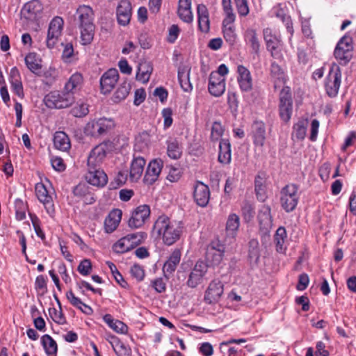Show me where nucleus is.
Wrapping results in <instances>:
<instances>
[{"mask_svg": "<svg viewBox=\"0 0 356 356\" xmlns=\"http://www.w3.org/2000/svg\"><path fill=\"white\" fill-rule=\"evenodd\" d=\"M24 60L26 67L33 73H35L42 67L40 60L38 58L36 53L31 52L28 54Z\"/></svg>", "mask_w": 356, "mask_h": 356, "instance_id": "nucleus-46", "label": "nucleus"}, {"mask_svg": "<svg viewBox=\"0 0 356 356\" xmlns=\"http://www.w3.org/2000/svg\"><path fill=\"white\" fill-rule=\"evenodd\" d=\"M263 35L266 48L270 52L271 56L277 60H282L283 55L280 49L282 41L280 35L275 34L270 28L264 29Z\"/></svg>", "mask_w": 356, "mask_h": 356, "instance_id": "nucleus-7", "label": "nucleus"}, {"mask_svg": "<svg viewBox=\"0 0 356 356\" xmlns=\"http://www.w3.org/2000/svg\"><path fill=\"white\" fill-rule=\"evenodd\" d=\"M103 319L108 325L118 333L124 334L127 331V326L121 321L114 319L111 314H106Z\"/></svg>", "mask_w": 356, "mask_h": 356, "instance_id": "nucleus-44", "label": "nucleus"}, {"mask_svg": "<svg viewBox=\"0 0 356 356\" xmlns=\"http://www.w3.org/2000/svg\"><path fill=\"white\" fill-rule=\"evenodd\" d=\"M273 12L275 15L280 19L282 22L285 24L287 31L293 35V28L291 19L289 15H286L284 9L282 7L281 4H278L273 8Z\"/></svg>", "mask_w": 356, "mask_h": 356, "instance_id": "nucleus-40", "label": "nucleus"}, {"mask_svg": "<svg viewBox=\"0 0 356 356\" xmlns=\"http://www.w3.org/2000/svg\"><path fill=\"white\" fill-rule=\"evenodd\" d=\"M122 211L114 209L108 213L104 220V228L107 233H111L118 227L122 219Z\"/></svg>", "mask_w": 356, "mask_h": 356, "instance_id": "nucleus-29", "label": "nucleus"}, {"mask_svg": "<svg viewBox=\"0 0 356 356\" xmlns=\"http://www.w3.org/2000/svg\"><path fill=\"white\" fill-rule=\"evenodd\" d=\"M193 199L196 204L205 207L210 200V190L207 185L197 181L193 187Z\"/></svg>", "mask_w": 356, "mask_h": 356, "instance_id": "nucleus-17", "label": "nucleus"}, {"mask_svg": "<svg viewBox=\"0 0 356 356\" xmlns=\"http://www.w3.org/2000/svg\"><path fill=\"white\" fill-rule=\"evenodd\" d=\"M245 43L250 46L252 53L259 54L260 42L256 31L253 29H248L244 33Z\"/></svg>", "mask_w": 356, "mask_h": 356, "instance_id": "nucleus-34", "label": "nucleus"}, {"mask_svg": "<svg viewBox=\"0 0 356 356\" xmlns=\"http://www.w3.org/2000/svg\"><path fill=\"white\" fill-rule=\"evenodd\" d=\"M30 218L34 228L35 232L38 237H39L43 242L46 240L45 234L40 227V220L38 216L33 213H29Z\"/></svg>", "mask_w": 356, "mask_h": 356, "instance_id": "nucleus-53", "label": "nucleus"}, {"mask_svg": "<svg viewBox=\"0 0 356 356\" xmlns=\"http://www.w3.org/2000/svg\"><path fill=\"white\" fill-rule=\"evenodd\" d=\"M71 112L74 116L82 118L88 113V106L86 104L83 102L77 103V104L73 107Z\"/></svg>", "mask_w": 356, "mask_h": 356, "instance_id": "nucleus-59", "label": "nucleus"}, {"mask_svg": "<svg viewBox=\"0 0 356 356\" xmlns=\"http://www.w3.org/2000/svg\"><path fill=\"white\" fill-rule=\"evenodd\" d=\"M232 159L231 144L228 139H221L219 143L218 160L224 165L229 164Z\"/></svg>", "mask_w": 356, "mask_h": 356, "instance_id": "nucleus-32", "label": "nucleus"}, {"mask_svg": "<svg viewBox=\"0 0 356 356\" xmlns=\"http://www.w3.org/2000/svg\"><path fill=\"white\" fill-rule=\"evenodd\" d=\"M225 252V248L222 245L218 244L217 246L210 245L206 252V264L209 266H218L222 261Z\"/></svg>", "mask_w": 356, "mask_h": 356, "instance_id": "nucleus-16", "label": "nucleus"}, {"mask_svg": "<svg viewBox=\"0 0 356 356\" xmlns=\"http://www.w3.org/2000/svg\"><path fill=\"white\" fill-rule=\"evenodd\" d=\"M132 15L131 4L129 0H121L117 8V19L119 24L127 25Z\"/></svg>", "mask_w": 356, "mask_h": 356, "instance_id": "nucleus-23", "label": "nucleus"}, {"mask_svg": "<svg viewBox=\"0 0 356 356\" xmlns=\"http://www.w3.org/2000/svg\"><path fill=\"white\" fill-rule=\"evenodd\" d=\"M167 154L175 160L181 158L182 155V146L176 138H169L166 141Z\"/></svg>", "mask_w": 356, "mask_h": 356, "instance_id": "nucleus-35", "label": "nucleus"}, {"mask_svg": "<svg viewBox=\"0 0 356 356\" xmlns=\"http://www.w3.org/2000/svg\"><path fill=\"white\" fill-rule=\"evenodd\" d=\"M181 257V252L179 249H175L163 266V273L164 277L167 279L173 275L176 270Z\"/></svg>", "mask_w": 356, "mask_h": 356, "instance_id": "nucleus-21", "label": "nucleus"}, {"mask_svg": "<svg viewBox=\"0 0 356 356\" xmlns=\"http://www.w3.org/2000/svg\"><path fill=\"white\" fill-rule=\"evenodd\" d=\"M115 124L113 119L100 118L90 120L84 127V133L93 138H99L111 132Z\"/></svg>", "mask_w": 356, "mask_h": 356, "instance_id": "nucleus-3", "label": "nucleus"}, {"mask_svg": "<svg viewBox=\"0 0 356 356\" xmlns=\"http://www.w3.org/2000/svg\"><path fill=\"white\" fill-rule=\"evenodd\" d=\"M242 216L245 221L251 220L254 215V209L252 204L248 202H244L241 207Z\"/></svg>", "mask_w": 356, "mask_h": 356, "instance_id": "nucleus-56", "label": "nucleus"}, {"mask_svg": "<svg viewBox=\"0 0 356 356\" xmlns=\"http://www.w3.org/2000/svg\"><path fill=\"white\" fill-rule=\"evenodd\" d=\"M198 19V28L203 33H208L210 30L209 15L207 6L199 4L197 7Z\"/></svg>", "mask_w": 356, "mask_h": 356, "instance_id": "nucleus-30", "label": "nucleus"}, {"mask_svg": "<svg viewBox=\"0 0 356 356\" xmlns=\"http://www.w3.org/2000/svg\"><path fill=\"white\" fill-rule=\"evenodd\" d=\"M35 195L38 200L42 203L47 213L53 217L55 213V207L52 196L49 194L43 183H37L35 186Z\"/></svg>", "mask_w": 356, "mask_h": 356, "instance_id": "nucleus-9", "label": "nucleus"}, {"mask_svg": "<svg viewBox=\"0 0 356 356\" xmlns=\"http://www.w3.org/2000/svg\"><path fill=\"white\" fill-rule=\"evenodd\" d=\"M131 90V86L129 83L127 82H124L120 84L115 93L113 95L112 99L114 102L118 103L124 99L128 96Z\"/></svg>", "mask_w": 356, "mask_h": 356, "instance_id": "nucleus-47", "label": "nucleus"}, {"mask_svg": "<svg viewBox=\"0 0 356 356\" xmlns=\"http://www.w3.org/2000/svg\"><path fill=\"white\" fill-rule=\"evenodd\" d=\"M207 265L203 261L196 262L195 266L191 271L186 284L188 287L194 289L200 284L207 272Z\"/></svg>", "mask_w": 356, "mask_h": 356, "instance_id": "nucleus-11", "label": "nucleus"}, {"mask_svg": "<svg viewBox=\"0 0 356 356\" xmlns=\"http://www.w3.org/2000/svg\"><path fill=\"white\" fill-rule=\"evenodd\" d=\"M134 248V246L126 236L118 240L113 247L114 252L120 254L127 252Z\"/></svg>", "mask_w": 356, "mask_h": 356, "instance_id": "nucleus-51", "label": "nucleus"}, {"mask_svg": "<svg viewBox=\"0 0 356 356\" xmlns=\"http://www.w3.org/2000/svg\"><path fill=\"white\" fill-rule=\"evenodd\" d=\"M254 191L257 200L260 202H264L266 198V186L264 184V179L260 175L255 177Z\"/></svg>", "mask_w": 356, "mask_h": 356, "instance_id": "nucleus-52", "label": "nucleus"}, {"mask_svg": "<svg viewBox=\"0 0 356 356\" xmlns=\"http://www.w3.org/2000/svg\"><path fill=\"white\" fill-rule=\"evenodd\" d=\"M234 22L222 21V33L225 41L231 46H233L236 40V34L235 33Z\"/></svg>", "mask_w": 356, "mask_h": 356, "instance_id": "nucleus-38", "label": "nucleus"}, {"mask_svg": "<svg viewBox=\"0 0 356 356\" xmlns=\"http://www.w3.org/2000/svg\"><path fill=\"white\" fill-rule=\"evenodd\" d=\"M279 112L281 119L287 122L293 113V99L289 87H284L280 92Z\"/></svg>", "mask_w": 356, "mask_h": 356, "instance_id": "nucleus-8", "label": "nucleus"}, {"mask_svg": "<svg viewBox=\"0 0 356 356\" xmlns=\"http://www.w3.org/2000/svg\"><path fill=\"white\" fill-rule=\"evenodd\" d=\"M74 93L65 89L54 90L44 96V102L49 108L61 109L70 106L74 102Z\"/></svg>", "mask_w": 356, "mask_h": 356, "instance_id": "nucleus-2", "label": "nucleus"}, {"mask_svg": "<svg viewBox=\"0 0 356 356\" xmlns=\"http://www.w3.org/2000/svg\"><path fill=\"white\" fill-rule=\"evenodd\" d=\"M191 68L188 66H180L178 70V79L182 89L188 92L192 90L193 86L189 80Z\"/></svg>", "mask_w": 356, "mask_h": 356, "instance_id": "nucleus-37", "label": "nucleus"}, {"mask_svg": "<svg viewBox=\"0 0 356 356\" xmlns=\"http://www.w3.org/2000/svg\"><path fill=\"white\" fill-rule=\"evenodd\" d=\"M286 229L281 226L275 232L274 236V240L276 244V250L279 252H282L285 250L284 243L286 238Z\"/></svg>", "mask_w": 356, "mask_h": 356, "instance_id": "nucleus-49", "label": "nucleus"}, {"mask_svg": "<svg viewBox=\"0 0 356 356\" xmlns=\"http://www.w3.org/2000/svg\"><path fill=\"white\" fill-rule=\"evenodd\" d=\"M111 344L117 356H131V348L119 340L116 337H112Z\"/></svg>", "mask_w": 356, "mask_h": 356, "instance_id": "nucleus-43", "label": "nucleus"}, {"mask_svg": "<svg viewBox=\"0 0 356 356\" xmlns=\"http://www.w3.org/2000/svg\"><path fill=\"white\" fill-rule=\"evenodd\" d=\"M64 22L62 17H55L50 22L47 33V44L48 47L52 48L56 43L61 35Z\"/></svg>", "mask_w": 356, "mask_h": 356, "instance_id": "nucleus-13", "label": "nucleus"}, {"mask_svg": "<svg viewBox=\"0 0 356 356\" xmlns=\"http://www.w3.org/2000/svg\"><path fill=\"white\" fill-rule=\"evenodd\" d=\"M85 177L88 184L97 187H103L108 181L106 174L99 167H88Z\"/></svg>", "mask_w": 356, "mask_h": 356, "instance_id": "nucleus-18", "label": "nucleus"}, {"mask_svg": "<svg viewBox=\"0 0 356 356\" xmlns=\"http://www.w3.org/2000/svg\"><path fill=\"white\" fill-rule=\"evenodd\" d=\"M119 79L118 71L111 68L105 72L100 79V89L103 94H108L115 86Z\"/></svg>", "mask_w": 356, "mask_h": 356, "instance_id": "nucleus-14", "label": "nucleus"}, {"mask_svg": "<svg viewBox=\"0 0 356 356\" xmlns=\"http://www.w3.org/2000/svg\"><path fill=\"white\" fill-rule=\"evenodd\" d=\"M83 82V76L81 73H74L65 84L64 89L67 92L74 93V91L81 88Z\"/></svg>", "mask_w": 356, "mask_h": 356, "instance_id": "nucleus-42", "label": "nucleus"}, {"mask_svg": "<svg viewBox=\"0 0 356 356\" xmlns=\"http://www.w3.org/2000/svg\"><path fill=\"white\" fill-rule=\"evenodd\" d=\"M216 73H211L209 76L208 89L211 95L220 97L225 90V79H220Z\"/></svg>", "mask_w": 356, "mask_h": 356, "instance_id": "nucleus-26", "label": "nucleus"}, {"mask_svg": "<svg viewBox=\"0 0 356 356\" xmlns=\"http://www.w3.org/2000/svg\"><path fill=\"white\" fill-rule=\"evenodd\" d=\"M307 131L306 123L304 121H299L293 125V134L298 139L305 138Z\"/></svg>", "mask_w": 356, "mask_h": 356, "instance_id": "nucleus-57", "label": "nucleus"}, {"mask_svg": "<svg viewBox=\"0 0 356 356\" xmlns=\"http://www.w3.org/2000/svg\"><path fill=\"white\" fill-rule=\"evenodd\" d=\"M153 67L149 63L144 62L140 63L136 73V79L143 83L149 81Z\"/></svg>", "mask_w": 356, "mask_h": 356, "instance_id": "nucleus-41", "label": "nucleus"}, {"mask_svg": "<svg viewBox=\"0 0 356 356\" xmlns=\"http://www.w3.org/2000/svg\"><path fill=\"white\" fill-rule=\"evenodd\" d=\"M106 155V145L102 143L95 147L88 157V167H99Z\"/></svg>", "mask_w": 356, "mask_h": 356, "instance_id": "nucleus-22", "label": "nucleus"}, {"mask_svg": "<svg viewBox=\"0 0 356 356\" xmlns=\"http://www.w3.org/2000/svg\"><path fill=\"white\" fill-rule=\"evenodd\" d=\"M145 165L146 161L143 157H134L130 164L129 175L131 182H136L141 178Z\"/></svg>", "mask_w": 356, "mask_h": 356, "instance_id": "nucleus-24", "label": "nucleus"}, {"mask_svg": "<svg viewBox=\"0 0 356 356\" xmlns=\"http://www.w3.org/2000/svg\"><path fill=\"white\" fill-rule=\"evenodd\" d=\"M224 291V286L219 280H212L205 291L204 300L207 304H215L219 301Z\"/></svg>", "mask_w": 356, "mask_h": 356, "instance_id": "nucleus-12", "label": "nucleus"}, {"mask_svg": "<svg viewBox=\"0 0 356 356\" xmlns=\"http://www.w3.org/2000/svg\"><path fill=\"white\" fill-rule=\"evenodd\" d=\"M163 167V162L161 159L151 161L147 168L143 181L148 185L153 184L159 178Z\"/></svg>", "mask_w": 356, "mask_h": 356, "instance_id": "nucleus-15", "label": "nucleus"}, {"mask_svg": "<svg viewBox=\"0 0 356 356\" xmlns=\"http://www.w3.org/2000/svg\"><path fill=\"white\" fill-rule=\"evenodd\" d=\"M154 229L161 236L164 244L172 245L180 238L184 225L181 221L171 220L167 216L162 215L154 222Z\"/></svg>", "mask_w": 356, "mask_h": 356, "instance_id": "nucleus-1", "label": "nucleus"}, {"mask_svg": "<svg viewBox=\"0 0 356 356\" xmlns=\"http://www.w3.org/2000/svg\"><path fill=\"white\" fill-rule=\"evenodd\" d=\"M49 314L56 323L63 325L66 323V320L61 308H59V310L56 308H49Z\"/></svg>", "mask_w": 356, "mask_h": 356, "instance_id": "nucleus-55", "label": "nucleus"}, {"mask_svg": "<svg viewBox=\"0 0 356 356\" xmlns=\"http://www.w3.org/2000/svg\"><path fill=\"white\" fill-rule=\"evenodd\" d=\"M224 129L220 122H214L211 127V139L212 141L218 140L223 134Z\"/></svg>", "mask_w": 356, "mask_h": 356, "instance_id": "nucleus-60", "label": "nucleus"}, {"mask_svg": "<svg viewBox=\"0 0 356 356\" xmlns=\"http://www.w3.org/2000/svg\"><path fill=\"white\" fill-rule=\"evenodd\" d=\"M237 81L240 89L243 92L250 91L252 88V79L249 70L240 65L237 67Z\"/></svg>", "mask_w": 356, "mask_h": 356, "instance_id": "nucleus-25", "label": "nucleus"}, {"mask_svg": "<svg viewBox=\"0 0 356 356\" xmlns=\"http://www.w3.org/2000/svg\"><path fill=\"white\" fill-rule=\"evenodd\" d=\"M222 5L223 10L226 15L224 19H226V22H234L236 16L232 7V0H222Z\"/></svg>", "mask_w": 356, "mask_h": 356, "instance_id": "nucleus-54", "label": "nucleus"}, {"mask_svg": "<svg viewBox=\"0 0 356 356\" xmlns=\"http://www.w3.org/2000/svg\"><path fill=\"white\" fill-rule=\"evenodd\" d=\"M341 81V72L340 67L337 65H332L325 80V91L330 97H334L337 95Z\"/></svg>", "mask_w": 356, "mask_h": 356, "instance_id": "nucleus-6", "label": "nucleus"}, {"mask_svg": "<svg viewBox=\"0 0 356 356\" xmlns=\"http://www.w3.org/2000/svg\"><path fill=\"white\" fill-rule=\"evenodd\" d=\"M192 0H179L177 14L179 17L186 23H191L193 15L191 10Z\"/></svg>", "mask_w": 356, "mask_h": 356, "instance_id": "nucleus-31", "label": "nucleus"}, {"mask_svg": "<svg viewBox=\"0 0 356 356\" xmlns=\"http://www.w3.org/2000/svg\"><path fill=\"white\" fill-rule=\"evenodd\" d=\"M58 76V71L55 68L49 67L44 73V82L51 86L57 80Z\"/></svg>", "mask_w": 356, "mask_h": 356, "instance_id": "nucleus-58", "label": "nucleus"}, {"mask_svg": "<svg viewBox=\"0 0 356 356\" xmlns=\"http://www.w3.org/2000/svg\"><path fill=\"white\" fill-rule=\"evenodd\" d=\"M240 225V218L236 213H231L228 216L226 222V236L231 238H234L237 234Z\"/></svg>", "mask_w": 356, "mask_h": 356, "instance_id": "nucleus-33", "label": "nucleus"}, {"mask_svg": "<svg viewBox=\"0 0 356 356\" xmlns=\"http://www.w3.org/2000/svg\"><path fill=\"white\" fill-rule=\"evenodd\" d=\"M54 147L61 151H68L71 143L68 136L64 131H56L54 136Z\"/></svg>", "mask_w": 356, "mask_h": 356, "instance_id": "nucleus-36", "label": "nucleus"}, {"mask_svg": "<svg viewBox=\"0 0 356 356\" xmlns=\"http://www.w3.org/2000/svg\"><path fill=\"white\" fill-rule=\"evenodd\" d=\"M252 135L254 144L257 147H262L266 140V127L263 122H254L252 125Z\"/></svg>", "mask_w": 356, "mask_h": 356, "instance_id": "nucleus-28", "label": "nucleus"}, {"mask_svg": "<svg viewBox=\"0 0 356 356\" xmlns=\"http://www.w3.org/2000/svg\"><path fill=\"white\" fill-rule=\"evenodd\" d=\"M149 207L147 204L140 205L132 211L128 225L131 228H140L149 219Z\"/></svg>", "mask_w": 356, "mask_h": 356, "instance_id": "nucleus-10", "label": "nucleus"}, {"mask_svg": "<svg viewBox=\"0 0 356 356\" xmlns=\"http://www.w3.org/2000/svg\"><path fill=\"white\" fill-rule=\"evenodd\" d=\"M42 10V5L38 0H31L24 5L21 14L27 20L35 21L40 17Z\"/></svg>", "mask_w": 356, "mask_h": 356, "instance_id": "nucleus-19", "label": "nucleus"}, {"mask_svg": "<svg viewBox=\"0 0 356 356\" xmlns=\"http://www.w3.org/2000/svg\"><path fill=\"white\" fill-rule=\"evenodd\" d=\"M79 27L94 25L93 11L87 6H80L76 10Z\"/></svg>", "mask_w": 356, "mask_h": 356, "instance_id": "nucleus-27", "label": "nucleus"}, {"mask_svg": "<svg viewBox=\"0 0 356 356\" xmlns=\"http://www.w3.org/2000/svg\"><path fill=\"white\" fill-rule=\"evenodd\" d=\"M270 74L272 77L275 79V88L280 86L281 84L284 83L285 78L284 73L281 67L273 62L270 65Z\"/></svg>", "mask_w": 356, "mask_h": 356, "instance_id": "nucleus-45", "label": "nucleus"}, {"mask_svg": "<svg viewBox=\"0 0 356 356\" xmlns=\"http://www.w3.org/2000/svg\"><path fill=\"white\" fill-rule=\"evenodd\" d=\"M260 230L264 234L269 233L273 227V217L271 215V209L268 205L264 204L259 210L257 216Z\"/></svg>", "mask_w": 356, "mask_h": 356, "instance_id": "nucleus-20", "label": "nucleus"}, {"mask_svg": "<svg viewBox=\"0 0 356 356\" xmlns=\"http://www.w3.org/2000/svg\"><path fill=\"white\" fill-rule=\"evenodd\" d=\"M41 343L47 356H56L58 346L56 341L49 334L41 337Z\"/></svg>", "mask_w": 356, "mask_h": 356, "instance_id": "nucleus-39", "label": "nucleus"}, {"mask_svg": "<svg viewBox=\"0 0 356 356\" xmlns=\"http://www.w3.org/2000/svg\"><path fill=\"white\" fill-rule=\"evenodd\" d=\"M90 193L89 187L85 183H80L73 189V193L79 198H84Z\"/></svg>", "mask_w": 356, "mask_h": 356, "instance_id": "nucleus-61", "label": "nucleus"}, {"mask_svg": "<svg viewBox=\"0 0 356 356\" xmlns=\"http://www.w3.org/2000/svg\"><path fill=\"white\" fill-rule=\"evenodd\" d=\"M248 258L250 263L257 264L260 258L259 244L257 240L252 239L249 242Z\"/></svg>", "mask_w": 356, "mask_h": 356, "instance_id": "nucleus-50", "label": "nucleus"}, {"mask_svg": "<svg viewBox=\"0 0 356 356\" xmlns=\"http://www.w3.org/2000/svg\"><path fill=\"white\" fill-rule=\"evenodd\" d=\"M235 4L239 15L247 16L250 12L247 0H235Z\"/></svg>", "mask_w": 356, "mask_h": 356, "instance_id": "nucleus-63", "label": "nucleus"}, {"mask_svg": "<svg viewBox=\"0 0 356 356\" xmlns=\"http://www.w3.org/2000/svg\"><path fill=\"white\" fill-rule=\"evenodd\" d=\"M125 236L129 239L130 242L133 244L134 248H136L146 238L147 234L145 232H140L129 234Z\"/></svg>", "mask_w": 356, "mask_h": 356, "instance_id": "nucleus-62", "label": "nucleus"}, {"mask_svg": "<svg viewBox=\"0 0 356 356\" xmlns=\"http://www.w3.org/2000/svg\"><path fill=\"white\" fill-rule=\"evenodd\" d=\"M78 271L82 275H88L92 270V264L90 259H85L79 264L77 268Z\"/></svg>", "mask_w": 356, "mask_h": 356, "instance_id": "nucleus-64", "label": "nucleus"}, {"mask_svg": "<svg viewBox=\"0 0 356 356\" xmlns=\"http://www.w3.org/2000/svg\"><path fill=\"white\" fill-rule=\"evenodd\" d=\"M299 186L295 184H288L280 191V204L287 213L295 210L300 199Z\"/></svg>", "mask_w": 356, "mask_h": 356, "instance_id": "nucleus-4", "label": "nucleus"}, {"mask_svg": "<svg viewBox=\"0 0 356 356\" xmlns=\"http://www.w3.org/2000/svg\"><path fill=\"white\" fill-rule=\"evenodd\" d=\"M81 44H89L92 42L95 34V24L79 27Z\"/></svg>", "mask_w": 356, "mask_h": 356, "instance_id": "nucleus-48", "label": "nucleus"}, {"mask_svg": "<svg viewBox=\"0 0 356 356\" xmlns=\"http://www.w3.org/2000/svg\"><path fill=\"white\" fill-rule=\"evenodd\" d=\"M353 40L348 35L343 36L338 42L334 56L341 65H346L353 58Z\"/></svg>", "mask_w": 356, "mask_h": 356, "instance_id": "nucleus-5", "label": "nucleus"}]
</instances>
